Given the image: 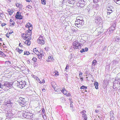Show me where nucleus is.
Returning a JSON list of instances; mask_svg holds the SVG:
<instances>
[{"label":"nucleus","instance_id":"1","mask_svg":"<svg viewBox=\"0 0 120 120\" xmlns=\"http://www.w3.org/2000/svg\"><path fill=\"white\" fill-rule=\"evenodd\" d=\"M76 26L78 28L82 27L84 24L83 21L80 19H77L75 23Z\"/></svg>","mask_w":120,"mask_h":120},{"label":"nucleus","instance_id":"2","mask_svg":"<svg viewBox=\"0 0 120 120\" xmlns=\"http://www.w3.org/2000/svg\"><path fill=\"white\" fill-rule=\"evenodd\" d=\"M73 48L74 49H77L79 48V46H81V44L77 41H73L72 44Z\"/></svg>","mask_w":120,"mask_h":120},{"label":"nucleus","instance_id":"3","mask_svg":"<svg viewBox=\"0 0 120 120\" xmlns=\"http://www.w3.org/2000/svg\"><path fill=\"white\" fill-rule=\"evenodd\" d=\"M26 84V82L22 80L19 82L17 83V87L21 89L25 87Z\"/></svg>","mask_w":120,"mask_h":120},{"label":"nucleus","instance_id":"4","mask_svg":"<svg viewBox=\"0 0 120 120\" xmlns=\"http://www.w3.org/2000/svg\"><path fill=\"white\" fill-rule=\"evenodd\" d=\"M19 100V104L20 106L22 107H24L26 105V101L25 98H20Z\"/></svg>","mask_w":120,"mask_h":120},{"label":"nucleus","instance_id":"5","mask_svg":"<svg viewBox=\"0 0 120 120\" xmlns=\"http://www.w3.org/2000/svg\"><path fill=\"white\" fill-rule=\"evenodd\" d=\"M52 87L54 88L55 91L57 92H59L61 91L60 87L57 86L54 82H52Z\"/></svg>","mask_w":120,"mask_h":120},{"label":"nucleus","instance_id":"6","mask_svg":"<svg viewBox=\"0 0 120 120\" xmlns=\"http://www.w3.org/2000/svg\"><path fill=\"white\" fill-rule=\"evenodd\" d=\"M37 42L39 44L44 45L45 44V42L43 37L41 36L39 37L37 40Z\"/></svg>","mask_w":120,"mask_h":120},{"label":"nucleus","instance_id":"7","mask_svg":"<svg viewBox=\"0 0 120 120\" xmlns=\"http://www.w3.org/2000/svg\"><path fill=\"white\" fill-rule=\"evenodd\" d=\"M61 92L63 93L67 97H70L71 96V95L70 93H67L68 94H67L66 93H67L68 91H67L65 89V88H63L61 90Z\"/></svg>","mask_w":120,"mask_h":120},{"label":"nucleus","instance_id":"8","mask_svg":"<svg viewBox=\"0 0 120 120\" xmlns=\"http://www.w3.org/2000/svg\"><path fill=\"white\" fill-rule=\"evenodd\" d=\"M15 17L16 19L19 20L22 19L23 18V16L21 15V13L19 11H18L17 12Z\"/></svg>","mask_w":120,"mask_h":120},{"label":"nucleus","instance_id":"9","mask_svg":"<svg viewBox=\"0 0 120 120\" xmlns=\"http://www.w3.org/2000/svg\"><path fill=\"white\" fill-rule=\"evenodd\" d=\"M113 8L112 7V6H110L108 4L107 7V9L108 12H107V14L108 15H110L111 13H112L113 12V11L112 10Z\"/></svg>","mask_w":120,"mask_h":120},{"label":"nucleus","instance_id":"10","mask_svg":"<svg viewBox=\"0 0 120 120\" xmlns=\"http://www.w3.org/2000/svg\"><path fill=\"white\" fill-rule=\"evenodd\" d=\"M85 2L84 0H79L77 3V5L81 7H83L85 5Z\"/></svg>","mask_w":120,"mask_h":120},{"label":"nucleus","instance_id":"11","mask_svg":"<svg viewBox=\"0 0 120 120\" xmlns=\"http://www.w3.org/2000/svg\"><path fill=\"white\" fill-rule=\"evenodd\" d=\"M26 36H27L28 39H31V35L32 34L31 30H28L26 32Z\"/></svg>","mask_w":120,"mask_h":120},{"label":"nucleus","instance_id":"12","mask_svg":"<svg viewBox=\"0 0 120 120\" xmlns=\"http://www.w3.org/2000/svg\"><path fill=\"white\" fill-rule=\"evenodd\" d=\"M25 27L29 29L28 30H31L33 28L32 24L29 22L27 23L25 25Z\"/></svg>","mask_w":120,"mask_h":120},{"label":"nucleus","instance_id":"13","mask_svg":"<svg viewBox=\"0 0 120 120\" xmlns=\"http://www.w3.org/2000/svg\"><path fill=\"white\" fill-rule=\"evenodd\" d=\"M5 86L7 88H9L11 87L12 85V84L11 82H5L4 84Z\"/></svg>","mask_w":120,"mask_h":120},{"label":"nucleus","instance_id":"14","mask_svg":"<svg viewBox=\"0 0 120 120\" xmlns=\"http://www.w3.org/2000/svg\"><path fill=\"white\" fill-rule=\"evenodd\" d=\"M44 53L42 51H41L40 52H39V54L37 55L38 56V58L40 59H41L42 57L44 56Z\"/></svg>","mask_w":120,"mask_h":120},{"label":"nucleus","instance_id":"15","mask_svg":"<svg viewBox=\"0 0 120 120\" xmlns=\"http://www.w3.org/2000/svg\"><path fill=\"white\" fill-rule=\"evenodd\" d=\"M72 32L74 35H75L76 33L77 34L78 33V29L75 27H74L71 29Z\"/></svg>","mask_w":120,"mask_h":120},{"label":"nucleus","instance_id":"16","mask_svg":"<svg viewBox=\"0 0 120 120\" xmlns=\"http://www.w3.org/2000/svg\"><path fill=\"white\" fill-rule=\"evenodd\" d=\"M23 116L25 117H26L27 116H32V114L28 113L26 111H23Z\"/></svg>","mask_w":120,"mask_h":120},{"label":"nucleus","instance_id":"17","mask_svg":"<svg viewBox=\"0 0 120 120\" xmlns=\"http://www.w3.org/2000/svg\"><path fill=\"white\" fill-rule=\"evenodd\" d=\"M10 26H13L15 24V22L12 19H11L10 20Z\"/></svg>","mask_w":120,"mask_h":120},{"label":"nucleus","instance_id":"18","mask_svg":"<svg viewBox=\"0 0 120 120\" xmlns=\"http://www.w3.org/2000/svg\"><path fill=\"white\" fill-rule=\"evenodd\" d=\"M59 75V73L58 71H55L52 73V75L56 77L58 76Z\"/></svg>","mask_w":120,"mask_h":120},{"label":"nucleus","instance_id":"19","mask_svg":"<svg viewBox=\"0 0 120 120\" xmlns=\"http://www.w3.org/2000/svg\"><path fill=\"white\" fill-rule=\"evenodd\" d=\"M8 12L9 15H11L12 14L14 11L13 10L11 9H9L8 10Z\"/></svg>","mask_w":120,"mask_h":120},{"label":"nucleus","instance_id":"20","mask_svg":"<svg viewBox=\"0 0 120 120\" xmlns=\"http://www.w3.org/2000/svg\"><path fill=\"white\" fill-rule=\"evenodd\" d=\"M11 63L9 61H6L5 62V65L6 67L10 66H11Z\"/></svg>","mask_w":120,"mask_h":120},{"label":"nucleus","instance_id":"21","mask_svg":"<svg viewBox=\"0 0 120 120\" xmlns=\"http://www.w3.org/2000/svg\"><path fill=\"white\" fill-rule=\"evenodd\" d=\"M30 40L28 39L26 40L25 42V44L27 45H29L31 44V42L30 41Z\"/></svg>","mask_w":120,"mask_h":120},{"label":"nucleus","instance_id":"22","mask_svg":"<svg viewBox=\"0 0 120 120\" xmlns=\"http://www.w3.org/2000/svg\"><path fill=\"white\" fill-rule=\"evenodd\" d=\"M33 50L34 52L36 55H38L39 54L40 52L36 48L34 49Z\"/></svg>","mask_w":120,"mask_h":120},{"label":"nucleus","instance_id":"23","mask_svg":"<svg viewBox=\"0 0 120 120\" xmlns=\"http://www.w3.org/2000/svg\"><path fill=\"white\" fill-rule=\"evenodd\" d=\"M76 2V0H68V2L70 4H74Z\"/></svg>","mask_w":120,"mask_h":120},{"label":"nucleus","instance_id":"24","mask_svg":"<svg viewBox=\"0 0 120 120\" xmlns=\"http://www.w3.org/2000/svg\"><path fill=\"white\" fill-rule=\"evenodd\" d=\"M16 51L19 52V54H21L23 52V50L19 49V48H17L15 49Z\"/></svg>","mask_w":120,"mask_h":120},{"label":"nucleus","instance_id":"25","mask_svg":"<svg viewBox=\"0 0 120 120\" xmlns=\"http://www.w3.org/2000/svg\"><path fill=\"white\" fill-rule=\"evenodd\" d=\"M94 85L95 86V88L97 89H98V83L97 82L95 81L94 84Z\"/></svg>","mask_w":120,"mask_h":120},{"label":"nucleus","instance_id":"26","mask_svg":"<svg viewBox=\"0 0 120 120\" xmlns=\"http://www.w3.org/2000/svg\"><path fill=\"white\" fill-rule=\"evenodd\" d=\"M26 34H21L22 37L24 40H26V39L28 38Z\"/></svg>","mask_w":120,"mask_h":120},{"label":"nucleus","instance_id":"27","mask_svg":"<svg viewBox=\"0 0 120 120\" xmlns=\"http://www.w3.org/2000/svg\"><path fill=\"white\" fill-rule=\"evenodd\" d=\"M116 22H113L112 23V25L111 27V28L112 27L115 28L116 26Z\"/></svg>","mask_w":120,"mask_h":120},{"label":"nucleus","instance_id":"28","mask_svg":"<svg viewBox=\"0 0 120 120\" xmlns=\"http://www.w3.org/2000/svg\"><path fill=\"white\" fill-rule=\"evenodd\" d=\"M53 57L52 56H49L48 57V59L47 60L48 61H51L53 60Z\"/></svg>","mask_w":120,"mask_h":120},{"label":"nucleus","instance_id":"29","mask_svg":"<svg viewBox=\"0 0 120 120\" xmlns=\"http://www.w3.org/2000/svg\"><path fill=\"white\" fill-rule=\"evenodd\" d=\"M38 81V82L41 84H43L45 82V81L44 79L42 80L41 81H40V80L39 79Z\"/></svg>","mask_w":120,"mask_h":120},{"label":"nucleus","instance_id":"30","mask_svg":"<svg viewBox=\"0 0 120 120\" xmlns=\"http://www.w3.org/2000/svg\"><path fill=\"white\" fill-rule=\"evenodd\" d=\"M16 6L18 7H22V5L21 4H20L19 3H17L15 4Z\"/></svg>","mask_w":120,"mask_h":120},{"label":"nucleus","instance_id":"31","mask_svg":"<svg viewBox=\"0 0 120 120\" xmlns=\"http://www.w3.org/2000/svg\"><path fill=\"white\" fill-rule=\"evenodd\" d=\"M113 0L115 3L120 5V0Z\"/></svg>","mask_w":120,"mask_h":120},{"label":"nucleus","instance_id":"32","mask_svg":"<svg viewBox=\"0 0 120 120\" xmlns=\"http://www.w3.org/2000/svg\"><path fill=\"white\" fill-rule=\"evenodd\" d=\"M97 63V61L95 60H94L92 62V65H93L95 66L96 64Z\"/></svg>","mask_w":120,"mask_h":120},{"label":"nucleus","instance_id":"33","mask_svg":"<svg viewBox=\"0 0 120 120\" xmlns=\"http://www.w3.org/2000/svg\"><path fill=\"white\" fill-rule=\"evenodd\" d=\"M30 54V53L29 52H27V51H25L24 52V55H29Z\"/></svg>","mask_w":120,"mask_h":120},{"label":"nucleus","instance_id":"34","mask_svg":"<svg viewBox=\"0 0 120 120\" xmlns=\"http://www.w3.org/2000/svg\"><path fill=\"white\" fill-rule=\"evenodd\" d=\"M87 87L86 86H81L80 88V89H85V90H86L87 89Z\"/></svg>","mask_w":120,"mask_h":120},{"label":"nucleus","instance_id":"35","mask_svg":"<svg viewBox=\"0 0 120 120\" xmlns=\"http://www.w3.org/2000/svg\"><path fill=\"white\" fill-rule=\"evenodd\" d=\"M114 28L113 27H112V28H111V27H110V30H109V31L110 32V33L111 34V33L112 32V31L114 30Z\"/></svg>","mask_w":120,"mask_h":120},{"label":"nucleus","instance_id":"36","mask_svg":"<svg viewBox=\"0 0 120 120\" xmlns=\"http://www.w3.org/2000/svg\"><path fill=\"white\" fill-rule=\"evenodd\" d=\"M41 3L42 4L45 5L46 4V0H41Z\"/></svg>","mask_w":120,"mask_h":120},{"label":"nucleus","instance_id":"37","mask_svg":"<svg viewBox=\"0 0 120 120\" xmlns=\"http://www.w3.org/2000/svg\"><path fill=\"white\" fill-rule=\"evenodd\" d=\"M0 55L3 56H6L5 54L2 51H0Z\"/></svg>","mask_w":120,"mask_h":120},{"label":"nucleus","instance_id":"38","mask_svg":"<svg viewBox=\"0 0 120 120\" xmlns=\"http://www.w3.org/2000/svg\"><path fill=\"white\" fill-rule=\"evenodd\" d=\"M26 8L29 9H31L32 8V7L31 6L28 5L26 6Z\"/></svg>","mask_w":120,"mask_h":120},{"label":"nucleus","instance_id":"39","mask_svg":"<svg viewBox=\"0 0 120 120\" xmlns=\"http://www.w3.org/2000/svg\"><path fill=\"white\" fill-rule=\"evenodd\" d=\"M86 111L83 110L81 112V113L82 114V115L83 114H85V113H86Z\"/></svg>","mask_w":120,"mask_h":120},{"label":"nucleus","instance_id":"40","mask_svg":"<svg viewBox=\"0 0 120 120\" xmlns=\"http://www.w3.org/2000/svg\"><path fill=\"white\" fill-rule=\"evenodd\" d=\"M32 60L34 62H36L37 61V58L35 57H33Z\"/></svg>","mask_w":120,"mask_h":120},{"label":"nucleus","instance_id":"41","mask_svg":"<svg viewBox=\"0 0 120 120\" xmlns=\"http://www.w3.org/2000/svg\"><path fill=\"white\" fill-rule=\"evenodd\" d=\"M4 14L2 13H0V17L1 18H3L4 16Z\"/></svg>","mask_w":120,"mask_h":120},{"label":"nucleus","instance_id":"42","mask_svg":"<svg viewBox=\"0 0 120 120\" xmlns=\"http://www.w3.org/2000/svg\"><path fill=\"white\" fill-rule=\"evenodd\" d=\"M6 37L9 38H10V34H9L8 33H7L6 34Z\"/></svg>","mask_w":120,"mask_h":120},{"label":"nucleus","instance_id":"43","mask_svg":"<svg viewBox=\"0 0 120 120\" xmlns=\"http://www.w3.org/2000/svg\"><path fill=\"white\" fill-rule=\"evenodd\" d=\"M80 52L81 53L85 52V50H84V49H81V50H80Z\"/></svg>","mask_w":120,"mask_h":120},{"label":"nucleus","instance_id":"44","mask_svg":"<svg viewBox=\"0 0 120 120\" xmlns=\"http://www.w3.org/2000/svg\"><path fill=\"white\" fill-rule=\"evenodd\" d=\"M6 25V24L5 23H3L2 24H1V26L2 27H3V26Z\"/></svg>","mask_w":120,"mask_h":120},{"label":"nucleus","instance_id":"45","mask_svg":"<svg viewBox=\"0 0 120 120\" xmlns=\"http://www.w3.org/2000/svg\"><path fill=\"white\" fill-rule=\"evenodd\" d=\"M69 68V65L68 64H67L66 65V68L65 69L67 70Z\"/></svg>","mask_w":120,"mask_h":120},{"label":"nucleus","instance_id":"46","mask_svg":"<svg viewBox=\"0 0 120 120\" xmlns=\"http://www.w3.org/2000/svg\"><path fill=\"white\" fill-rule=\"evenodd\" d=\"M114 118L115 117L114 116H112L110 117V119L111 120H114Z\"/></svg>","mask_w":120,"mask_h":120},{"label":"nucleus","instance_id":"47","mask_svg":"<svg viewBox=\"0 0 120 120\" xmlns=\"http://www.w3.org/2000/svg\"><path fill=\"white\" fill-rule=\"evenodd\" d=\"M19 46L22 48L23 47V45L21 43H19Z\"/></svg>","mask_w":120,"mask_h":120},{"label":"nucleus","instance_id":"48","mask_svg":"<svg viewBox=\"0 0 120 120\" xmlns=\"http://www.w3.org/2000/svg\"><path fill=\"white\" fill-rule=\"evenodd\" d=\"M83 120H87V117H85L83 118Z\"/></svg>","mask_w":120,"mask_h":120},{"label":"nucleus","instance_id":"49","mask_svg":"<svg viewBox=\"0 0 120 120\" xmlns=\"http://www.w3.org/2000/svg\"><path fill=\"white\" fill-rule=\"evenodd\" d=\"M88 49L86 47L84 49V50L85 51V52H87L88 51Z\"/></svg>","mask_w":120,"mask_h":120},{"label":"nucleus","instance_id":"50","mask_svg":"<svg viewBox=\"0 0 120 120\" xmlns=\"http://www.w3.org/2000/svg\"><path fill=\"white\" fill-rule=\"evenodd\" d=\"M82 117L83 118H84V117H87L86 114H83L82 115Z\"/></svg>","mask_w":120,"mask_h":120},{"label":"nucleus","instance_id":"51","mask_svg":"<svg viewBox=\"0 0 120 120\" xmlns=\"http://www.w3.org/2000/svg\"><path fill=\"white\" fill-rule=\"evenodd\" d=\"M82 73L81 72H80L79 75V77H81V76L82 75Z\"/></svg>","mask_w":120,"mask_h":120},{"label":"nucleus","instance_id":"52","mask_svg":"<svg viewBox=\"0 0 120 120\" xmlns=\"http://www.w3.org/2000/svg\"><path fill=\"white\" fill-rule=\"evenodd\" d=\"M80 79L82 81H83V78L82 77H80Z\"/></svg>","mask_w":120,"mask_h":120},{"label":"nucleus","instance_id":"53","mask_svg":"<svg viewBox=\"0 0 120 120\" xmlns=\"http://www.w3.org/2000/svg\"><path fill=\"white\" fill-rule=\"evenodd\" d=\"M98 0H94V2L95 3H97Z\"/></svg>","mask_w":120,"mask_h":120},{"label":"nucleus","instance_id":"54","mask_svg":"<svg viewBox=\"0 0 120 120\" xmlns=\"http://www.w3.org/2000/svg\"><path fill=\"white\" fill-rule=\"evenodd\" d=\"M13 33V31H11V32H9L8 33L10 35L11 34H12Z\"/></svg>","mask_w":120,"mask_h":120},{"label":"nucleus","instance_id":"55","mask_svg":"<svg viewBox=\"0 0 120 120\" xmlns=\"http://www.w3.org/2000/svg\"><path fill=\"white\" fill-rule=\"evenodd\" d=\"M95 111L96 113H98L99 112V110H98L96 109L95 110Z\"/></svg>","mask_w":120,"mask_h":120},{"label":"nucleus","instance_id":"56","mask_svg":"<svg viewBox=\"0 0 120 120\" xmlns=\"http://www.w3.org/2000/svg\"><path fill=\"white\" fill-rule=\"evenodd\" d=\"M26 2H30L32 1L31 0H26Z\"/></svg>","mask_w":120,"mask_h":120},{"label":"nucleus","instance_id":"57","mask_svg":"<svg viewBox=\"0 0 120 120\" xmlns=\"http://www.w3.org/2000/svg\"><path fill=\"white\" fill-rule=\"evenodd\" d=\"M1 86V83L0 82V88H1V89L2 88V87ZM1 90H0V91H1Z\"/></svg>","mask_w":120,"mask_h":120},{"label":"nucleus","instance_id":"58","mask_svg":"<svg viewBox=\"0 0 120 120\" xmlns=\"http://www.w3.org/2000/svg\"><path fill=\"white\" fill-rule=\"evenodd\" d=\"M70 102L71 103V104H70V107H71L72 106V105H73L72 104H71L72 103V101H71V102Z\"/></svg>","mask_w":120,"mask_h":120},{"label":"nucleus","instance_id":"59","mask_svg":"<svg viewBox=\"0 0 120 120\" xmlns=\"http://www.w3.org/2000/svg\"><path fill=\"white\" fill-rule=\"evenodd\" d=\"M42 91L43 92H45L46 90L45 89H43L42 90Z\"/></svg>","mask_w":120,"mask_h":120},{"label":"nucleus","instance_id":"60","mask_svg":"<svg viewBox=\"0 0 120 120\" xmlns=\"http://www.w3.org/2000/svg\"><path fill=\"white\" fill-rule=\"evenodd\" d=\"M69 100H70V101L71 102V98H69Z\"/></svg>","mask_w":120,"mask_h":120},{"label":"nucleus","instance_id":"61","mask_svg":"<svg viewBox=\"0 0 120 120\" xmlns=\"http://www.w3.org/2000/svg\"><path fill=\"white\" fill-rule=\"evenodd\" d=\"M0 41H3L2 38H0Z\"/></svg>","mask_w":120,"mask_h":120},{"label":"nucleus","instance_id":"62","mask_svg":"<svg viewBox=\"0 0 120 120\" xmlns=\"http://www.w3.org/2000/svg\"><path fill=\"white\" fill-rule=\"evenodd\" d=\"M44 110H42V112H44Z\"/></svg>","mask_w":120,"mask_h":120},{"label":"nucleus","instance_id":"63","mask_svg":"<svg viewBox=\"0 0 120 120\" xmlns=\"http://www.w3.org/2000/svg\"><path fill=\"white\" fill-rule=\"evenodd\" d=\"M44 110H42V112H44Z\"/></svg>","mask_w":120,"mask_h":120},{"label":"nucleus","instance_id":"64","mask_svg":"<svg viewBox=\"0 0 120 120\" xmlns=\"http://www.w3.org/2000/svg\"><path fill=\"white\" fill-rule=\"evenodd\" d=\"M8 1H11L12 0H8Z\"/></svg>","mask_w":120,"mask_h":120}]
</instances>
